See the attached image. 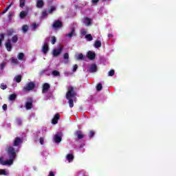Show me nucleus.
I'll return each instance as SVG.
<instances>
[{"mask_svg": "<svg viewBox=\"0 0 176 176\" xmlns=\"http://www.w3.org/2000/svg\"><path fill=\"white\" fill-rule=\"evenodd\" d=\"M19 151V148H14L12 146L8 149V156L10 157L7 161H3L2 158H0V163L3 166H12L13 161L16 159V153Z\"/></svg>", "mask_w": 176, "mask_h": 176, "instance_id": "nucleus-1", "label": "nucleus"}, {"mask_svg": "<svg viewBox=\"0 0 176 176\" xmlns=\"http://www.w3.org/2000/svg\"><path fill=\"white\" fill-rule=\"evenodd\" d=\"M74 88L73 87H69L68 88L67 93L66 94V98L69 100V105L70 108H74V101H75V94Z\"/></svg>", "mask_w": 176, "mask_h": 176, "instance_id": "nucleus-2", "label": "nucleus"}, {"mask_svg": "<svg viewBox=\"0 0 176 176\" xmlns=\"http://www.w3.org/2000/svg\"><path fill=\"white\" fill-rule=\"evenodd\" d=\"M63 52V46L59 45L57 48H55L52 51V54L54 57H57L60 56V54Z\"/></svg>", "mask_w": 176, "mask_h": 176, "instance_id": "nucleus-3", "label": "nucleus"}, {"mask_svg": "<svg viewBox=\"0 0 176 176\" xmlns=\"http://www.w3.org/2000/svg\"><path fill=\"white\" fill-rule=\"evenodd\" d=\"M63 138V133L61 132H59L54 136V141L56 142V144H60V142L61 141Z\"/></svg>", "mask_w": 176, "mask_h": 176, "instance_id": "nucleus-4", "label": "nucleus"}, {"mask_svg": "<svg viewBox=\"0 0 176 176\" xmlns=\"http://www.w3.org/2000/svg\"><path fill=\"white\" fill-rule=\"evenodd\" d=\"M82 24H84V25H86L87 27L90 26L91 25V19L87 16H85L82 19Z\"/></svg>", "mask_w": 176, "mask_h": 176, "instance_id": "nucleus-5", "label": "nucleus"}, {"mask_svg": "<svg viewBox=\"0 0 176 176\" xmlns=\"http://www.w3.org/2000/svg\"><path fill=\"white\" fill-rule=\"evenodd\" d=\"M87 71L89 72H97V65L96 64H92L87 67Z\"/></svg>", "mask_w": 176, "mask_h": 176, "instance_id": "nucleus-6", "label": "nucleus"}, {"mask_svg": "<svg viewBox=\"0 0 176 176\" xmlns=\"http://www.w3.org/2000/svg\"><path fill=\"white\" fill-rule=\"evenodd\" d=\"M34 87H35V85L34 84V82H29L25 87H24V90L25 91H30L31 90L34 89Z\"/></svg>", "mask_w": 176, "mask_h": 176, "instance_id": "nucleus-7", "label": "nucleus"}, {"mask_svg": "<svg viewBox=\"0 0 176 176\" xmlns=\"http://www.w3.org/2000/svg\"><path fill=\"white\" fill-rule=\"evenodd\" d=\"M87 57L89 58V60H94V58H96V52L93 51H89L87 53Z\"/></svg>", "mask_w": 176, "mask_h": 176, "instance_id": "nucleus-8", "label": "nucleus"}, {"mask_svg": "<svg viewBox=\"0 0 176 176\" xmlns=\"http://www.w3.org/2000/svg\"><path fill=\"white\" fill-rule=\"evenodd\" d=\"M53 27L54 30H58V28H61V27H63V23L60 21H56L54 23Z\"/></svg>", "mask_w": 176, "mask_h": 176, "instance_id": "nucleus-9", "label": "nucleus"}, {"mask_svg": "<svg viewBox=\"0 0 176 176\" xmlns=\"http://www.w3.org/2000/svg\"><path fill=\"white\" fill-rule=\"evenodd\" d=\"M47 52H49V44L47 43H45L43 46L42 52L44 53V54H46Z\"/></svg>", "mask_w": 176, "mask_h": 176, "instance_id": "nucleus-10", "label": "nucleus"}, {"mask_svg": "<svg viewBox=\"0 0 176 176\" xmlns=\"http://www.w3.org/2000/svg\"><path fill=\"white\" fill-rule=\"evenodd\" d=\"M23 140L20 138H16L14 141V146H19Z\"/></svg>", "mask_w": 176, "mask_h": 176, "instance_id": "nucleus-11", "label": "nucleus"}, {"mask_svg": "<svg viewBox=\"0 0 176 176\" xmlns=\"http://www.w3.org/2000/svg\"><path fill=\"white\" fill-rule=\"evenodd\" d=\"M58 119H60V114H56L52 119V124H57V122H58Z\"/></svg>", "mask_w": 176, "mask_h": 176, "instance_id": "nucleus-12", "label": "nucleus"}, {"mask_svg": "<svg viewBox=\"0 0 176 176\" xmlns=\"http://www.w3.org/2000/svg\"><path fill=\"white\" fill-rule=\"evenodd\" d=\"M25 108L26 109H31V108H32V100L31 99L26 102Z\"/></svg>", "mask_w": 176, "mask_h": 176, "instance_id": "nucleus-13", "label": "nucleus"}, {"mask_svg": "<svg viewBox=\"0 0 176 176\" xmlns=\"http://www.w3.org/2000/svg\"><path fill=\"white\" fill-rule=\"evenodd\" d=\"M6 47L8 52H10V50H12V44L10 43V40H8L6 43Z\"/></svg>", "mask_w": 176, "mask_h": 176, "instance_id": "nucleus-14", "label": "nucleus"}, {"mask_svg": "<svg viewBox=\"0 0 176 176\" xmlns=\"http://www.w3.org/2000/svg\"><path fill=\"white\" fill-rule=\"evenodd\" d=\"M67 160L69 162V163H71L72 160H74V154L72 153H69L66 156Z\"/></svg>", "mask_w": 176, "mask_h": 176, "instance_id": "nucleus-15", "label": "nucleus"}, {"mask_svg": "<svg viewBox=\"0 0 176 176\" xmlns=\"http://www.w3.org/2000/svg\"><path fill=\"white\" fill-rule=\"evenodd\" d=\"M50 85L47 83H45L43 87V93H47V90H49Z\"/></svg>", "mask_w": 176, "mask_h": 176, "instance_id": "nucleus-16", "label": "nucleus"}, {"mask_svg": "<svg viewBox=\"0 0 176 176\" xmlns=\"http://www.w3.org/2000/svg\"><path fill=\"white\" fill-rule=\"evenodd\" d=\"M75 135L79 140L83 138V137H84L83 133H82V132L80 131H78L76 132Z\"/></svg>", "mask_w": 176, "mask_h": 176, "instance_id": "nucleus-17", "label": "nucleus"}, {"mask_svg": "<svg viewBox=\"0 0 176 176\" xmlns=\"http://www.w3.org/2000/svg\"><path fill=\"white\" fill-rule=\"evenodd\" d=\"M0 175H9V170L6 169H0Z\"/></svg>", "mask_w": 176, "mask_h": 176, "instance_id": "nucleus-18", "label": "nucleus"}, {"mask_svg": "<svg viewBox=\"0 0 176 176\" xmlns=\"http://www.w3.org/2000/svg\"><path fill=\"white\" fill-rule=\"evenodd\" d=\"M68 38H72V36H75V29L72 28L71 32L66 35Z\"/></svg>", "mask_w": 176, "mask_h": 176, "instance_id": "nucleus-19", "label": "nucleus"}, {"mask_svg": "<svg viewBox=\"0 0 176 176\" xmlns=\"http://www.w3.org/2000/svg\"><path fill=\"white\" fill-rule=\"evenodd\" d=\"M43 5H44V3L43 0H37L36 1L37 8H43Z\"/></svg>", "mask_w": 176, "mask_h": 176, "instance_id": "nucleus-20", "label": "nucleus"}, {"mask_svg": "<svg viewBox=\"0 0 176 176\" xmlns=\"http://www.w3.org/2000/svg\"><path fill=\"white\" fill-rule=\"evenodd\" d=\"M28 14V12L21 11V13L19 14V17H21V19H24V17H25V16H27Z\"/></svg>", "mask_w": 176, "mask_h": 176, "instance_id": "nucleus-21", "label": "nucleus"}, {"mask_svg": "<svg viewBox=\"0 0 176 176\" xmlns=\"http://www.w3.org/2000/svg\"><path fill=\"white\" fill-rule=\"evenodd\" d=\"M94 47L96 49H98V47H101V41H96L94 43Z\"/></svg>", "mask_w": 176, "mask_h": 176, "instance_id": "nucleus-22", "label": "nucleus"}, {"mask_svg": "<svg viewBox=\"0 0 176 176\" xmlns=\"http://www.w3.org/2000/svg\"><path fill=\"white\" fill-rule=\"evenodd\" d=\"M76 60H85V56L82 54H78L76 55Z\"/></svg>", "mask_w": 176, "mask_h": 176, "instance_id": "nucleus-23", "label": "nucleus"}, {"mask_svg": "<svg viewBox=\"0 0 176 176\" xmlns=\"http://www.w3.org/2000/svg\"><path fill=\"white\" fill-rule=\"evenodd\" d=\"M14 80H15V82H17V83H20V82H21V76H16L14 78Z\"/></svg>", "mask_w": 176, "mask_h": 176, "instance_id": "nucleus-24", "label": "nucleus"}, {"mask_svg": "<svg viewBox=\"0 0 176 176\" xmlns=\"http://www.w3.org/2000/svg\"><path fill=\"white\" fill-rule=\"evenodd\" d=\"M63 58L65 59V64H67V63H68V58H69V54H68V53H65L63 55Z\"/></svg>", "mask_w": 176, "mask_h": 176, "instance_id": "nucleus-25", "label": "nucleus"}, {"mask_svg": "<svg viewBox=\"0 0 176 176\" xmlns=\"http://www.w3.org/2000/svg\"><path fill=\"white\" fill-rule=\"evenodd\" d=\"M17 57H18V59H19L20 60H24V57H25L24 53H19Z\"/></svg>", "mask_w": 176, "mask_h": 176, "instance_id": "nucleus-26", "label": "nucleus"}, {"mask_svg": "<svg viewBox=\"0 0 176 176\" xmlns=\"http://www.w3.org/2000/svg\"><path fill=\"white\" fill-rule=\"evenodd\" d=\"M54 12H56V7H54V6L50 7V8H49V10H48V13L52 14V13H53Z\"/></svg>", "mask_w": 176, "mask_h": 176, "instance_id": "nucleus-27", "label": "nucleus"}, {"mask_svg": "<svg viewBox=\"0 0 176 176\" xmlns=\"http://www.w3.org/2000/svg\"><path fill=\"white\" fill-rule=\"evenodd\" d=\"M85 39H87L89 41H93V36H91V34H87L85 35Z\"/></svg>", "mask_w": 176, "mask_h": 176, "instance_id": "nucleus-28", "label": "nucleus"}, {"mask_svg": "<svg viewBox=\"0 0 176 176\" xmlns=\"http://www.w3.org/2000/svg\"><path fill=\"white\" fill-rule=\"evenodd\" d=\"M52 74L54 76H60V72L57 71V70H54L52 72Z\"/></svg>", "mask_w": 176, "mask_h": 176, "instance_id": "nucleus-29", "label": "nucleus"}, {"mask_svg": "<svg viewBox=\"0 0 176 176\" xmlns=\"http://www.w3.org/2000/svg\"><path fill=\"white\" fill-rule=\"evenodd\" d=\"M16 95L13 94H11L9 97V100L10 101H13V100H15L16 99Z\"/></svg>", "mask_w": 176, "mask_h": 176, "instance_id": "nucleus-30", "label": "nucleus"}, {"mask_svg": "<svg viewBox=\"0 0 176 176\" xmlns=\"http://www.w3.org/2000/svg\"><path fill=\"white\" fill-rule=\"evenodd\" d=\"M22 31L23 32H27L28 31V25H24L22 26Z\"/></svg>", "mask_w": 176, "mask_h": 176, "instance_id": "nucleus-31", "label": "nucleus"}, {"mask_svg": "<svg viewBox=\"0 0 176 176\" xmlns=\"http://www.w3.org/2000/svg\"><path fill=\"white\" fill-rule=\"evenodd\" d=\"M16 123L18 126H21L22 123H23V121L21 120V119L20 118H17L16 120Z\"/></svg>", "mask_w": 176, "mask_h": 176, "instance_id": "nucleus-32", "label": "nucleus"}, {"mask_svg": "<svg viewBox=\"0 0 176 176\" xmlns=\"http://www.w3.org/2000/svg\"><path fill=\"white\" fill-rule=\"evenodd\" d=\"M25 5V0H20V8H24Z\"/></svg>", "mask_w": 176, "mask_h": 176, "instance_id": "nucleus-33", "label": "nucleus"}, {"mask_svg": "<svg viewBox=\"0 0 176 176\" xmlns=\"http://www.w3.org/2000/svg\"><path fill=\"white\" fill-rule=\"evenodd\" d=\"M0 87L2 90H5L8 88V86L6 85V84L1 83Z\"/></svg>", "mask_w": 176, "mask_h": 176, "instance_id": "nucleus-34", "label": "nucleus"}, {"mask_svg": "<svg viewBox=\"0 0 176 176\" xmlns=\"http://www.w3.org/2000/svg\"><path fill=\"white\" fill-rule=\"evenodd\" d=\"M115 75V70H110L108 73L109 76H113Z\"/></svg>", "mask_w": 176, "mask_h": 176, "instance_id": "nucleus-35", "label": "nucleus"}, {"mask_svg": "<svg viewBox=\"0 0 176 176\" xmlns=\"http://www.w3.org/2000/svg\"><path fill=\"white\" fill-rule=\"evenodd\" d=\"M19 38L17 37V36H14L12 37V42H13L14 43H16V42H17Z\"/></svg>", "mask_w": 176, "mask_h": 176, "instance_id": "nucleus-36", "label": "nucleus"}, {"mask_svg": "<svg viewBox=\"0 0 176 176\" xmlns=\"http://www.w3.org/2000/svg\"><path fill=\"white\" fill-rule=\"evenodd\" d=\"M51 43H52V45H54V43H56V37L55 36H52L51 37Z\"/></svg>", "mask_w": 176, "mask_h": 176, "instance_id": "nucleus-37", "label": "nucleus"}, {"mask_svg": "<svg viewBox=\"0 0 176 176\" xmlns=\"http://www.w3.org/2000/svg\"><path fill=\"white\" fill-rule=\"evenodd\" d=\"M11 61L13 64H17V63H19V60L14 58H11Z\"/></svg>", "mask_w": 176, "mask_h": 176, "instance_id": "nucleus-38", "label": "nucleus"}, {"mask_svg": "<svg viewBox=\"0 0 176 176\" xmlns=\"http://www.w3.org/2000/svg\"><path fill=\"white\" fill-rule=\"evenodd\" d=\"M4 38L5 36H3V34H0V46L2 45V41H3Z\"/></svg>", "mask_w": 176, "mask_h": 176, "instance_id": "nucleus-39", "label": "nucleus"}, {"mask_svg": "<svg viewBox=\"0 0 176 176\" xmlns=\"http://www.w3.org/2000/svg\"><path fill=\"white\" fill-rule=\"evenodd\" d=\"M94 134H96V132H94V131H91L89 132V136L90 137V138H91L94 137Z\"/></svg>", "mask_w": 176, "mask_h": 176, "instance_id": "nucleus-40", "label": "nucleus"}, {"mask_svg": "<svg viewBox=\"0 0 176 176\" xmlns=\"http://www.w3.org/2000/svg\"><path fill=\"white\" fill-rule=\"evenodd\" d=\"M91 1L93 5H97L100 2V0H91Z\"/></svg>", "mask_w": 176, "mask_h": 176, "instance_id": "nucleus-41", "label": "nucleus"}, {"mask_svg": "<svg viewBox=\"0 0 176 176\" xmlns=\"http://www.w3.org/2000/svg\"><path fill=\"white\" fill-rule=\"evenodd\" d=\"M96 89L98 91H100L101 90V89H102V85L101 84H98L97 87H96Z\"/></svg>", "mask_w": 176, "mask_h": 176, "instance_id": "nucleus-42", "label": "nucleus"}, {"mask_svg": "<svg viewBox=\"0 0 176 176\" xmlns=\"http://www.w3.org/2000/svg\"><path fill=\"white\" fill-rule=\"evenodd\" d=\"M81 34L82 35H86V34H87V30L85 29L81 30Z\"/></svg>", "mask_w": 176, "mask_h": 176, "instance_id": "nucleus-43", "label": "nucleus"}, {"mask_svg": "<svg viewBox=\"0 0 176 176\" xmlns=\"http://www.w3.org/2000/svg\"><path fill=\"white\" fill-rule=\"evenodd\" d=\"M13 34V30H10L8 31L7 34L8 35V36H10V35H12Z\"/></svg>", "mask_w": 176, "mask_h": 176, "instance_id": "nucleus-44", "label": "nucleus"}, {"mask_svg": "<svg viewBox=\"0 0 176 176\" xmlns=\"http://www.w3.org/2000/svg\"><path fill=\"white\" fill-rule=\"evenodd\" d=\"M78 69V65H74L73 66V72H75Z\"/></svg>", "mask_w": 176, "mask_h": 176, "instance_id": "nucleus-45", "label": "nucleus"}, {"mask_svg": "<svg viewBox=\"0 0 176 176\" xmlns=\"http://www.w3.org/2000/svg\"><path fill=\"white\" fill-rule=\"evenodd\" d=\"M9 8H10V6H8L4 9V10L3 11V14H4V13H6V12H8V10H9Z\"/></svg>", "mask_w": 176, "mask_h": 176, "instance_id": "nucleus-46", "label": "nucleus"}, {"mask_svg": "<svg viewBox=\"0 0 176 176\" xmlns=\"http://www.w3.org/2000/svg\"><path fill=\"white\" fill-rule=\"evenodd\" d=\"M44 141H45V139H43V138H40V144H41V145H43Z\"/></svg>", "mask_w": 176, "mask_h": 176, "instance_id": "nucleus-47", "label": "nucleus"}, {"mask_svg": "<svg viewBox=\"0 0 176 176\" xmlns=\"http://www.w3.org/2000/svg\"><path fill=\"white\" fill-rule=\"evenodd\" d=\"M38 28V24H36V23H33L32 24V28L34 30H35V28Z\"/></svg>", "mask_w": 176, "mask_h": 176, "instance_id": "nucleus-48", "label": "nucleus"}, {"mask_svg": "<svg viewBox=\"0 0 176 176\" xmlns=\"http://www.w3.org/2000/svg\"><path fill=\"white\" fill-rule=\"evenodd\" d=\"M1 67V69H3V68H5V63H3L0 65Z\"/></svg>", "mask_w": 176, "mask_h": 176, "instance_id": "nucleus-49", "label": "nucleus"}, {"mask_svg": "<svg viewBox=\"0 0 176 176\" xmlns=\"http://www.w3.org/2000/svg\"><path fill=\"white\" fill-rule=\"evenodd\" d=\"M3 111H6V109H8V106L6 104H3Z\"/></svg>", "mask_w": 176, "mask_h": 176, "instance_id": "nucleus-50", "label": "nucleus"}, {"mask_svg": "<svg viewBox=\"0 0 176 176\" xmlns=\"http://www.w3.org/2000/svg\"><path fill=\"white\" fill-rule=\"evenodd\" d=\"M48 176H54V173L53 172H50V174Z\"/></svg>", "mask_w": 176, "mask_h": 176, "instance_id": "nucleus-51", "label": "nucleus"}, {"mask_svg": "<svg viewBox=\"0 0 176 176\" xmlns=\"http://www.w3.org/2000/svg\"><path fill=\"white\" fill-rule=\"evenodd\" d=\"M112 36H113V35L112 34H108L109 38H112Z\"/></svg>", "mask_w": 176, "mask_h": 176, "instance_id": "nucleus-52", "label": "nucleus"}, {"mask_svg": "<svg viewBox=\"0 0 176 176\" xmlns=\"http://www.w3.org/2000/svg\"><path fill=\"white\" fill-rule=\"evenodd\" d=\"M43 17H45V16H46V12H43Z\"/></svg>", "mask_w": 176, "mask_h": 176, "instance_id": "nucleus-53", "label": "nucleus"}]
</instances>
